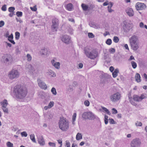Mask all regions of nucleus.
Listing matches in <instances>:
<instances>
[{
  "mask_svg": "<svg viewBox=\"0 0 147 147\" xmlns=\"http://www.w3.org/2000/svg\"><path fill=\"white\" fill-rule=\"evenodd\" d=\"M13 92L17 98H22L26 96L28 91L26 87L20 85H17L14 87Z\"/></svg>",
  "mask_w": 147,
  "mask_h": 147,
  "instance_id": "nucleus-1",
  "label": "nucleus"
},
{
  "mask_svg": "<svg viewBox=\"0 0 147 147\" xmlns=\"http://www.w3.org/2000/svg\"><path fill=\"white\" fill-rule=\"evenodd\" d=\"M84 52L87 57L90 59H94L98 55V53L96 50L92 49V48L89 46H87L84 48Z\"/></svg>",
  "mask_w": 147,
  "mask_h": 147,
  "instance_id": "nucleus-2",
  "label": "nucleus"
},
{
  "mask_svg": "<svg viewBox=\"0 0 147 147\" xmlns=\"http://www.w3.org/2000/svg\"><path fill=\"white\" fill-rule=\"evenodd\" d=\"M146 94H143L141 95L140 96H139L137 95H134L133 96L132 98L130 95L128 96V98L130 102L133 105L136 106L137 104L134 101L137 102L141 101L143 99L146 98Z\"/></svg>",
  "mask_w": 147,
  "mask_h": 147,
  "instance_id": "nucleus-3",
  "label": "nucleus"
},
{
  "mask_svg": "<svg viewBox=\"0 0 147 147\" xmlns=\"http://www.w3.org/2000/svg\"><path fill=\"white\" fill-rule=\"evenodd\" d=\"M59 128L62 131H65L69 128V122L65 118H61L59 121Z\"/></svg>",
  "mask_w": 147,
  "mask_h": 147,
  "instance_id": "nucleus-4",
  "label": "nucleus"
},
{
  "mask_svg": "<svg viewBox=\"0 0 147 147\" xmlns=\"http://www.w3.org/2000/svg\"><path fill=\"white\" fill-rule=\"evenodd\" d=\"M138 41L137 37L135 35L132 36L129 39V42L131 49L134 50L136 51L138 48Z\"/></svg>",
  "mask_w": 147,
  "mask_h": 147,
  "instance_id": "nucleus-5",
  "label": "nucleus"
},
{
  "mask_svg": "<svg viewBox=\"0 0 147 147\" xmlns=\"http://www.w3.org/2000/svg\"><path fill=\"white\" fill-rule=\"evenodd\" d=\"M19 74V73L18 70L13 69L9 71L8 74V76L9 79L13 80L18 78Z\"/></svg>",
  "mask_w": 147,
  "mask_h": 147,
  "instance_id": "nucleus-6",
  "label": "nucleus"
},
{
  "mask_svg": "<svg viewBox=\"0 0 147 147\" xmlns=\"http://www.w3.org/2000/svg\"><path fill=\"white\" fill-rule=\"evenodd\" d=\"M121 97V94L119 92H117L111 96L110 100L113 102H116L119 100Z\"/></svg>",
  "mask_w": 147,
  "mask_h": 147,
  "instance_id": "nucleus-7",
  "label": "nucleus"
},
{
  "mask_svg": "<svg viewBox=\"0 0 147 147\" xmlns=\"http://www.w3.org/2000/svg\"><path fill=\"white\" fill-rule=\"evenodd\" d=\"M82 117L85 119H92L94 118L93 114L90 112H85L82 115Z\"/></svg>",
  "mask_w": 147,
  "mask_h": 147,
  "instance_id": "nucleus-8",
  "label": "nucleus"
},
{
  "mask_svg": "<svg viewBox=\"0 0 147 147\" xmlns=\"http://www.w3.org/2000/svg\"><path fill=\"white\" fill-rule=\"evenodd\" d=\"M136 7L137 10H142L146 8V5L143 3L137 2L136 4Z\"/></svg>",
  "mask_w": 147,
  "mask_h": 147,
  "instance_id": "nucleus-9",
  "label": "nucleus"
},
{
  "mask_svg": "<svg viewBox=\"0 0 147 147\" xmlns=\"http://www.w3.org/2000/svg\"><path fill=\"white\" fill-rule=\"evenodd\" d=\"M141 143L140 139L138 138L134 139L131 141V147H138Z\"/></svg>",
  "mask_w": 147,
  "mask_h": 147,
  "instance_id": "nucleus-10",
  "label": "nucleus"
},
{
  "mask_svg": "<svg viewBox=\"0 0 147 147\" xmlns=\"http://www.w3.org/2000/svg\"><path fill=\"white\" fill-rule=\"evenodd\" d=\"M125 11L127 15L129 17L133 16L134 15V11L131 8H127L125 10Z\"/></svg>",
  "mask_w": 147,
  "mask_h": 147,
  "instance_id": "nucleus-11",
  "label": "nucleus"
},
{
  "mask_svg": "<svg viewBox=\"0 0 147 147\" xmlns=\"http://www.w3.org/2000/svg\"><path fill=\"white\" fill-rule=\"evenodd\" d=\"M62 40L66 44H68L70 41L69 36L67 35H64L61 38Z\"/></svg>",
  "mask_w": 147,
  "mask_h": 147,
  "instance_id": "nucleus-12",
  "label": "nucleus"
},
{
  "mask_svg": "<svg viewBox=\"0 0 147 147\" xmlns=\"http://www.w3.org/2000/svg\"><path fill=\"white\" fill-rule=\"evenodd\" d=\"M38 82L39 86L41 88L45 90L47 89V86L45 83L43 82H42L40 79H38Z\"/></svg>",
  "mask_w": 147,
  "mask_h": 147,
  "instance_id": "nucleus-13",
  "label": "nucleus"
},
{
  "mask_svg": "<svg viewBox=\"0 0 147 147\" xmlns=\"http://www.w3.org/2000/svg\"><path fill=\"white\" fill-rule=\"evenodd\" d=\"M38 142L41 146H43L45 144V142L43 137L42 136L38 138Z\"/></svg>",
  "mask_w": 147,
  "mask_h": 147,
  "instance_id": "nucleus-14",
  "label": "nucleus"
},
{
  "mask_svg": "<svg viewBox=\"0 0 147 147\" xmlns=\"http://www.w3.org/2000/svg\"><path fill=\"white\" fill-rule=\"evenodd\" d=\"M2 58L3 59H5V62H7L9 60H10L12 59L11 56L10 55L7 54L4 55Z\"/></svg>",
  "mask_w": 147,
  "mask_h": 147,
  "instance_id": "nucleus-15",
  "label": "nucleus"
},
{
  "mask_svg": "<svg viewBox=\"0 0 147 147\" xmlns=\"http://www.w3.org/2000/svg\"><path fill=\"white\" fill-rule=\"evenodd\" d=\"M26 69L30 73H32L34 71L33 68L31 65H29L26 66Z\"/></svg>",
  "mask_w": 147,
  "mask_h": 147,
  "instance_id": "nucleus-16",
  "label": "nucleus"
},
{
  "mask_svg": "<svg viewBox=\"0 0 147 147\" xmlns=\"http://www.w3.org/2000/svg\"><path fill=\"white\" fill-rule=\"evenodd\" d=\"M66 8L69 11H71L73 8V6L71 3H69L66 5Z\"/></svg>",
  "mask_w": 147,
  "mask_h": 147,
  "instance_id": "nucleus-17",
  "label": "nucleus"
},
{
  "mask_svg": "<svg viewBox=\"0 0 147 147\" xmlns=\"http://www.w3.org/2000/svg\"><path fill=\"white\" fill-rule=\"evenodd\" d=\"M55 60H52L51 61V63L56 68L59 69L60 68V63L59 62H56L54 63Z\"/></svg>",
  "mask_w": 147,
  "mask_h": 147,
  "instance_id": "nucleus-18",
  "label": "nucleus"
},
{
  "mask_svg": "<svg viewBox=\"0 0 147 147\" xmlns=\"http://www.w3.org/2000/svg\"><path fill=\"white\" fill-rule=\"evenodd\" d=\"M0 103L3 107H6L8 104L7 100L6 99H5L3 101L1 102Z\"/></svg>",
  "mask_w": 147,
  "mask_h": 147,
  "instance_id": "nucleus-19",
  "label": "nucleus"
},
{
  "mask_svg": "<svg viewBox=\"0 0 147 147\" xmlns=\"http://www.w3.org/2000/svg\"><path fill=\"white\" fill-rule=\"evenodd\" d=\"M140 76V74L137 73L135 75V79L136 81L138 82H140L141 81Z\"/></svg>",
  "mask_w": 147,
  "mask_h": 147,
  "instance_id": "nucleus-20",
  "label": "nucleus"
},
{
  "mask_svg": "<svg viewBox=\"0 0 147 147\" xmlns=\"http://www.w3.org/2000/svg\"><path fill=\"white\" fill-rule=\"evenodd\" d=\"M13 36L12 34H11L8 36V40L13 44L14 45L15 44V42L13 40Z\"/></svg>",
  "mask_w": 147,
  "mask_h": 147,
  "instance_id": "nucleus-21",
  "label": "nucleus"
},
{
  "mask_svg": "<svg viewBox=\"0 0 147 147\" xmlns=\"http://www.w3.org/2000/svg\"><path fill=\"white\" fill-rule=\"evenodd\" d=\"M81 7L83 10L84 11H86L90 9V7L89 8L88 6L85 4H82Z\"/></svg>",
  "mask_w": 147,
  "mask_h": 147,
  "instance_id": "nucleus-22",
  "label": "nucleus"
},
{
  "mask_svg": "<svg viewBox=\"0 0 147 147\" xmlns=\"http://www.w3.org/2000/svg\"><path fill=\"white\" fill-rule=\"evenodd\" d=\"M119 72V70L118 69H115L114 71L112 73L113 76V78H116L118 75V73Z\"/></svg>",
  "mask_w": 147,
  "mask_h": 147,
  "instance_id": "nucleus-23",
  "label": "nucleus"
},
{
  "mask_svg": "<svg viewBox=\"0 0 147 147\" xmlns=\"http://www.w3.org/2000/svg\"><path fill=\"white\" fill-rule=\"evenodd\" d=\"M58 26V24H52V28L53 30H55L56 31Z\"/></svg>",
  "mask_w": 147,
  "mask_h": 147,
  "instance_id": "nucleus-24",
  "label": "nucleus"
},
{
  "mask_svg": "<svg viewBox=\"0 0 147 147\" xmlns=\"http://www.w3.org/2000/svg\"><path fill=\"white\" fill-rule=\"evenodd\" d=\"M82 138V136L81 134L78 133L76 136V139L77 140H79Z\"/></svg>",
  "mask_w": 147,
  "mask_h": 147,
  "instance_id": "nucleus-25",
  "label": "nucleus"
},
{
  "mask_svg": "<svg viewBox=\"0 0 147 147\" xmlns=\"http://www.w3.org/2000/svg\"><path fill=\"white\" fill-rule=\"evenodd\" d=\"M47 49H44L41 50L40 52L41 55H47Z\"/></svg>",
  "mask_w": 147,
  "mask_h": 147,
  "instance_id": "nucleus-26",
  "label": "nucleus"
},
{
  "mask_svg": "<svg viewBox=\"0 0 147 147\" xmlns=\"http://www.w3.org/2000/svg\"><path fill=\"white\" fill-rule=\"evenodd\" d=\"M58 20L56 18H54L52 20V24H58Z\"/></svg>",
  "mask_w": 147,
  "mask_h": 147,
  "instance_id": "nucleus-27",
  "label": "nucleus"
},
{
  "mask_svg": "<svg viewBox=\"0 0 147 147\" xmlns=\"http://www.w3.org/2000/svg\"><path fill=\"white\" fill-rule=\"evenodd\" d=\"M101 108H102V110H104L109 115H110L111 114L109 110L107 109V108L103 107H101Z\"/></svg>",
  "mask_w": 147,
  "mask_h": 147,
  "instance_id": "nucleus-28",
  "label": "nucleus"
},
{
  "mask_svg": "<svg viewBox=\"0 0 147 147\" xmlns=\"http://www.w3.org/2000/svg\"><path fill=\"white\" fill-rule=\"evenodd\" d=\"M76 113H74L73 115L72 116V123L74 124V122L76 120Z\"/></svg>",
  "mask_w": 147,
  "mask_h": 147,
  "instance_id": "nucleus-29",
  "label": "nucleus"
},
{
  "mask_svg": "<svg viewBox=\"0 0 147 147\" xmlns=\"http://www.w3.org/2000/svg\"><path fill=\"white\" fill-rule=\"evenodd\" d=\"M15 10V8L13 7H11L8 9V11L10 12H15L14 11Z\"/></svg>",
  "mask_w": 147,
  "mask_h": 147,
  "instance_id": "nucleus-30",
  "label": "nucleus"
},
{
  "mask_svg": "<svg viewBox=\"0 0 147 147\" xmlns=\"http://www.w3.org/2000/svg\"><path fill=\"white\" fill-rule=\"evenodd\" d=\"M131 64L132 67L134 69H135L137 66V64L134 61H132L131 62Z\"/></svg>",
  "mask_w": 147,
  "mask_h": 147,
  "instance_id": "nucleus-31",
  "label": "nucleus"
},
{
  "mask_svg": "<svg viewBox=\"0 0 147 147\" xmlns=\"http://www.w3.org/2000/svg\"><path fill=\"white\" fill-rule=\"evenodd\" d=\"M20 33L18 32H15V38L16 40H18L19 38L20 37Z\"/></svg>",
  "mask_w": 147,
  "mask_h": 147,
  "instance_id": "nucleus-32",
  "label": "nucleus"
},
{
  "mask_svg": "<svg viewBox=\"0 0 147 147\" xmlns=\"http://www.w3.org/2000/svg\"><path fill=\"white\" fill-rule=\"evenodd\" d=\"M113 5V4L112 3H110V6H108V10L109 12H111L113 11V10L111 9V8L112 7Z\"/></svg>",
  "mask_w": 147,
  "mask_h": 147,
  "instance_id": "nucleus-33",
  "label": "nucleus"
},
{
  "mask_svg": "<svg viewBox=\"0 0 147 147\" xmlns=\"http://www.w3.org/2000/svg\"><path fill=\"white\" fill-rule=\"evenodd\" d=\"M30 138L34 142H36V140L35 139L34 135V134H32L30 135Z\"/></svg>",
  "mask_w": 147,
  "mask_h": 147,
  "instance_id": "nucleus-34",
  "label": "nucleus"
},
{
  "mask_svg": "<svg viewBox=\"0 0 147 147\" xmlns=\"http://www.w3.org/2000/svg\"><path fill=\"white\" fill-rule=\"evenodd\" d=\"M119 39L118 37L117 36H114L113 38V40L115 43H117L119 41Z\"/></svg>",
  "mask_w": 147,
  "mask_h": 147,
  "instance_id": "nucleus-35",
  "label": "nucleus"
},
{
  "mask_svg": "<svg viewBox=\"0 0 147 147\" xmlns=\"http://www.w3.org/2000/svg\"><path fill=\"white\" fill-rule=\"evenodd\" d=\"M6 145L8 147H13V144L9 142H8L6 143Z\"/></svg>",
  "mask_w": 147,
  "mask_h": 147,
  "instance_id": "nucleus-36",
  "label": "nucleus"
},
{
  "mask_svg": "<svg viewBox=\"0 0 147 147\" xmlns=\"http://www.w3.org/2000/svg\"><path fill=\"white\" fill-rule=\"evenodd\" d=\"M51 92L54 95H56V94L57 92L56 91V90L55 88L53 87L52 88L51 90Z\"/></svg>",
  "mask_w": 147,
  "mask_h": 147,
  "instance_id": "nucleus-37",
  "label": "nucleus"
},
{
  "mask_svg": "<svg viewBox=\"0 0 147 147\" xmlns=\"http://www.w3.org/2000/svg\"><path fill=\"white\" fill-rule=\"evenodd\" d=\"M106 43L108 45H110L112 43V40L110 39H108L106 42Z\"/></svg>",
  "mask_w": 147,
  "mask_h": 147,
  "instance_id": "nucleus-38",
  "label": "nucleus"
},
{
  "mask_svg": "<svg viewBox=\"0 0 147 147\" xmlns=\"http://www.w3.org/2000/svg\"><path fill=\"white\" fill-rule=\"evenodd\" d=\"M21 134L22 137H26L27 136V133L25 131H23L21 133Z\"/></svg>",
  "mask_w": 147,
  "mask_h": 147,
  "instance_id": "nucleus-39",
  "label": "nucleus"
},
{
  "mask_svg": "<svg viewBox=\"0 0 147 147\" xmlns=\"http://www.w3.org/2000/svg\"><path fill=\"white\" fill-rule=\"evenodd\" d=\"M54 105V102L53 101H51L48 105L49 108H51L53 107Z\"/></svg>",
  "mask_w": 147,
  "mask_h": 147,
  "instance_id": "nucleus-40",
  "label": "nucleus"
},
{
  "mask_svg": "<svg viewBox=\"0 0 147 147\" xmlns=\"http://www.w3.org/2000/svg\"><path fill=\"white\" fill-rule=\"evenodd\" d=\"M16 14L18 17H21L22 15V13L21 11H17L16 13Z\"/></svg>",
  "mask_w": 147,
  "mask_h": 147,
  "instance_id": "nucleus-41",
  "label": "nucleus"
},
{
  "mask_svg": "<svg viewBox=\"0 0 147 147\" xmlns=\"http://www.w3.org/2000/svg\"><path fill=\"white\" fill-rule=\"evenodd\" d=\"M88 36L89 38H92L94 37V36L92 33H89L88 34Z\"/></svg>",
  "mask_w": 147,
  "mask_h": 147,
  "instance_id": "nucleus-42",
  "label": "nucleus"
},
{
  "mask_svg": "<svg viewBox=\"0 0 147 147\" xmlns=\"http://www.w3.org/2000/svg\"><path fill=\"white\" fill-rule=\"evenodd\" d=\"M30 8L32 11H36L37 9L36 5L34 6L33 7H31Z\"/></svg>",
  "mask_w": 147,
  "mask_h": 147,
  "instance_id": "nucleus-43",
  "label": "nucleus"
},
{
  "mask_svg": "<svg viewBox=\"0 0 147 147\" xmlns=\"http://www.w3.org/2000/svg\"><path fill=\"white\" fill-rule=\"evenodd\" d=\"M7 8H6V5H4L2 6L1 8V10L3 11H5L6 10Z\"/></svg>",
  "mask_w": 147,
  "mask_h": 147,
  "instance_id": "nucleus-44",
  "label": "nucleus"
},
{
  "mask_svg": "<svg viewBox=\"0 0 147 147\" xmlns=\"http://www.w3.org/2000/svg\"><path fill=\"white\" fill-rule=\"evenodd\" d=\"M136 125L137 126H141L142 125V124L140 122L137 121L136 123Z\"/></svg>",
  "mask_w": 147,
  "mask_h": 147,
  "instance_id": "nucleus-45",
  "label": "nucleus"
},
{
  "mask_svg": "<svg viewBox=\"0 0 147 147\" xmlns=\"http://www.w3.org/2000/svg\"><path fill=\"white\" fill-rule=\"evenodd\" d=\"M27 60L28 61H31L32 59V57L31 55L29 54H28L27 55Z\"/></svg>",
  "mask_w": 147,
  "mask_h": 147,
  "instance_id": "nucleus-46",
  "label": "nucleus"
},
{
  "mask_svg": "<svg viewBox=\"0 0 147 147\" xmlns=\"http://www.w3.org/2000/svg\"><path fill=\"white\" fill-rule=\"evenodd\" d=\"M84 104L86 106H88L90 105L89 102L88 100H86L84 101Z\"/></svg>",
  "mask_w": 147,
  "mask_h": 147,
  "instance_id": "nucleus-47",
  "label": "nucleus"
},
{
  "mask_svg": "<svg viewBox=\"0 0 147 147\" xmlns=\"http://www.w3.org/2000/svg\"><path fill=\"white\" fill-rule=\"evenodd\" d=\"M112 111L113 114H116L117 113V111L115 108H113L112 109Z\"/></svg>",
  "mask_w": 147,
  "mask_h": 147,
  "instance_id": "nucleus-48",
  "label": "nucleus"
},
{
  "mask_svg": "<svg viewBox=\"0 0 147 147\" xmlns=\"http://www.w3.org/2000/svg\"><path fill=\"white\" fill-rule=\"evenodd\" d=\"M109 122L111 124H115V121L112 119H109Z\"/></svg>",
  "mask_w": 147,
  "mask_h": 147,
  "instance_id": "nucleus-49",
  "label": "nucleus"
},
{
  "mask_svg": "<svg viewBox=\"0 0 147 147\" xmlns=\"http://www.w3.org/2000/svg\"><path fill=\"white\" fill-rule=\"evenodd\" d=\"M3 111L6 113H8V109L7 108H6V107H3Z\"/></svg>",
  "mask_w": 147,
  "mask_h": 147,
  "instance_id": "nucleus-50",
  "label": "nucleus"
},
{
  "mask_svg": "<svg viewBox=\"0 0 147 147\" xmlns=\"http://www.w3.org/2000/svg\"><path fill=\"white\" fill-rule=\"evenodd\" d=\"M49 146H52L53 147H55V144L54 143H52V142H49Z\"/></svg>",
  "mask_w": 147,
  "mask_h": 147,
  "instance_id": "nucleus-51",
  "label": "nucleus"
},
{
  "mask_svg": "<svg viewBox=\"0 0 147 147\" xmlns=\"http://www.w3.org/2000/svg\"><path fill=\"white\" fill-rule=\"evenodd\" d=\"M109 52L111 53H113L115 52V50L114 48H111L109 49Z\"/></svg>",
  "mask_w": 147,
  "mask_h": 147,
  "instance_id": "nucleus-52",
  "label": "nucleus"
},
{
  "mask_svg": "<svg viewBox=\"0 0 147 147\" xmlns=\"http://www.w3.org/2000/svg\"><path fill=\"white\" fill-rule=\"evenodd\" d=\"M4 25V22L3 21H0V27H2Z\"/></svg>",
  "mask_w": 147,
  "mask_h": 147,
  "instance_id": "nucleus-53",
  "label": "nucleus"
},
{
  "mask_svg": "<svg viewBox=\"0 0 147 147\" xmlns=\"http://www.w3.org/2000/svg\"><path fill=\"white\" fill-rule=\"evenodd\" d=\"M66 145L67 147H70V143L68 141H66Z\"/></svg>",
  "mask_w": 147,
  "mask_h": 147,
  "instance_id": "nucleus-54",
  "label": "nucleus"
},
{
  "mask_svg": "<svg viewBox=\"0 0 147 147\" xmlns=\"http://www.w3.org/2000/svg\"><path fill=\"white\" fill-rule=\"evenodd\" d=\"M15 12H10V13L9 14V16L10 17H12L14 15H15Z\"/></svg>",
  "mask_w": 147,
  "mask_h": 147,
  "instance_id": "nucleus-55",
  "label": "nucleus"
},
{
  "mask_svg": "<svg viewBox=\"0 0 147 147\" xmlns=\"http://www.w3.org/2000/svg\"><path fill=\"white\" fill-rule=\"evenodd\" d=\"M114 67L113 66H111L109 68V70L110 71L112 72L114 70Z\"/></svg>",
  "mask_w": 147,
  "mask_h": 147,
  "instance_id": "nucleus-56",
  "label": "nucleus"
},
{
  "mask_svg": "<svg viewBox=\"0 0 147 147\" xmlns=\"http://www.w3.org/2000/svg\"><path fill=\"white\" fill-rule=\"evenodd\" d=\"M140 26L141 28H144V24L143 22H141L140 24Z\"/></svg>",
  "mask_w": 147,
  "mask_h": 147,
  "instance_id": "nucleus-57",
  "label": "nucleus"
},
{
  "mask_svg": "<svg viewBox=\"0 0 147 147\" xmlns=\"http://www.w3.org/2000/svg\"><path fill=\"white\" fill-rule=\"evenodd\" d=\"M58 142L59 144H60L61 146H62V140H58Z\"/></svg>",
  "mask_w": 147,
  "mask_h": 147,
  "instance_id": "nucleus-58",
  "label": "nucleus"
},
{
  "mask_svg": "<svg viewBox=\"0 0 147 147\" xmlns=\"http://www.w3.org/2000/svg\"><path fill=\"white\" fill-rule=\"evenodd\" d=\"M109 33L108 32L106 31L105 32L104 34V36H106L108 35H109Z\"/></svg>",
  "mask_w": 147,
  "mask_h": 147,
  "instance_id": "nucleus-59",
  "label": "nucleus"
},
{
  "mask_svg": "<svg viewBox=\"0 0 147 147\" xmlns=\"http://www.w3.org/2000/svg\"><path fill=\"white\" fill-rule=\"evenodd\" d=\"M83 66V65L82 63H80L79 64L78 67L79 68H81Z\"/></svg>",
  "mask_w": 147,
  "mask_h": 147,
  "instance_id": "nucleus-60",
  "label": "nucleus"
},
{
  "mask_svg": "<svg viewBox=\"0 0 147 147\" xmlns=\"http://www.w3.org/2000/svg\"><path fill=\"white\" fill-rule=\"evenodd\" d=\"M135 60V59L134 58V57L132 55H131L130 56V58L129 59V60Z\"/></svg>",
  "mask_w": 147,
  "mask_h": 147,
  "instance_id": "nucleus-61",
  "label": "nucleus"
},
{
  "mask_svg": "<svg viewBox=\"0 0 147 147\" xmlns=\"http://www.w3.org/2000/svg\"><path fill=\"white\" fill-rule=\"evenodd\" d=\"M124 47L126 49L129 50V48L128 47V46L127 44H125L124 45Z\"/></svg>",
  "mask_w": 147,
  "mask_h": 147,
  "instance_id": "nucleus-62",
  "label": "nucleus"
},
{
  "mask_svg": "<svg viewBox=\"0 0 147 147\" xmlns=\"http://www.w3.org/2000/svg\"><path fill=\"white\" fill-rule=\"evenodd\" d=\"M69 21L71 22H74V20L73 18L69 19Z\"/></svg>",
  "mask_w": 147,
  "mask_h": 147,
  "instance_id": "nucleus-63",
  "label": "nucleus"
},
{
  "mask_svg": "<svg viewBox=\"0 0 147 147\" xmlns=\"http://www.w3.org/2000/svg\"><path fill=\"white\" fill-rule=\"evenodd\" d=\"M108 3L107 2H104L103 4V5L104 6L107 5H108Z\"/></svg>",
  "mask_w": 147,
  "mask_h": 147,
  "instance_id": "nucleus-64",
  "label": "nucleus"
}]
</instances>
